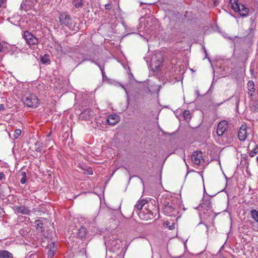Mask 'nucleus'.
I'll list each match as a JSON object with an SVG mask.
<instances>
[{
  "label": "nucleus",
  "mask_w": 258,
  "mask_h": 258,
  "mask_svg": "<svg viewBox=\"0 0 258 258\" xmlns=\"http://www.w3.org/2000/svg\"><path fill=\"white\" fill-rule=\"evenodd\" d=\"M246 129L247 126L245 124H242L240 127L238 133V137L240 141H244L246 140L247 136Z\"/></svg>",
  "instance_id": "nucleus-10"
},
{
  "label": "nucleus",
  "mask_w": 258,
  "mask_h": 258,
  "mask_svg": "<svg viewBox=\"0 0 258 258\" xmlns=\"http://www.w3.org/2000/svg\"><path fill=\"white\" fill-rule=\"evenodd\" d=\"M105 8L107 10H110L112 8V6L111 4H107L105 5Z\"/></svg>",
  "instance_id": "nucleus-27"
},
{
  "label": "nucleus",
  "mask_w": 258,
  "mask_h": 258,
  "mask_svg": "<svg viewBox=\"0 0 258 258\" xmlns=\"http://www.w3.org/2000/svg\"><path fill=\"white\" fill-rule=\"evenodd\" d=\"M5 50V47L0 43V52H4Z\"/></svg>",
  "instance_id": "nucleus-28"
},
{
  "label": "nucleus",
  "mask_w": 258,
  "mask_h": 258,
  "mask_svg": "<svg viewBox=\"0 0 258 258\" xmlns=\"http://www.w3.org/2000/svg\"><path fill=\"white\" fill-rule=\"evenodd\" d=\"M175 223L172 222L171 223V224H170V223L169 221H165L164 223V226L165 227L168 228L170 230H173L175 228Z\"/></svg>",
  "instance_id": "nucleus-24"
},
{
  "label": "nucleus",
  "mask_w": 258,
  "mask_h": 258,
  "mask_svg": "<svg viewBox=\"0 0 258 258\" xmlns=\"http://www.w3.org/2000/svg\"><path fill=\"white\" fill-rule=\"evenodd\" d=\"M93 116V111L87 108L80 113L79 118L82 120H90Z\"/></svg>",
  "instance_id": "nucleus-9"
},
{
  "label": "nucleus",
  "mask_w": 258,
  "mask_h": 258,
  "mask_svg": "<svg viewBox=\"0 0 258 258\" xmlns=\"http://www.w3.org/2000/svg\"><path fill=\"white\" fill-rule=\"evenodd\" d=\"M96 65H97L100 69V70H101V68H102V67H104V64H103V66H101L100 64V63H99L97 61H95V63H94Z\"/></svg>",
  "instance_id": "nucleus-33"
},
{
  "label": "nucleus",
  "mask_w": 258,
  "mask_h": 258,
  "mask_svg": "<svg viewBox=\"0 0 258 258\" xmlns=\"http://www.w3.org/2000/svg\"><path fill=\"white\" fill-rule=\"evenodd\" d=\"M4 109H5L4 105L0 104V110H4Z\"/></svg>",
  "instance_id": "nucleus-40"
},
{
  "label": "nucleus",
  "mask_w": 258,
  "mask_h": 258,
  "mask_svg": "<svg viewBox=\"0 0 258 258\" xmlns=\"http://www.w3.org/2000/svg\"><path fill=\"white\" fill-rule=\"evenodd\" d=\"M201 151H195L191 155V160L192 163L197 165H200L202 161H203Z\"/></svg>",
  "instance_id": "nucleus-8"
},
{
  "label": "nucleus",
  "mask_w": 258,
  "mask_h": 258,
  "mask_svg": "<svg viewBox=\"0 0 258 258\" xmlns=\"http://www.w3.org/2000/svg\"><path fill=\"white\" fill-rule=\"evenodd\" d=\"M183 116L186 120L190 119L191 115L189 111L184 110L183 112Z\"/></svg>",
  "instance_id": "nucleus-25"
},
{
  "label": "nucleus",
  "mask_w": 258,
  "mask_h": 258,
  "mask_svg": "<svg viewBox=\"0 0 258 258\" xmlns=\"http://www.w3.org/2000/svg\"><path fill=\"white\" fill-rule=\"evenodd\" d=\"M89 60H91V58H83L82 61L79 63V64L77 65L78 66L79 64L82 63V62H84V61H89Z\"/></svg>",
  "instance_id": "nucleus-30"
},
{
  "label": "nucleus",
  "mask_w": 258,
  "mask_h": 258,
  "mask_svg": "<svg viewBox=\"0 0 258 258\" xmlns=\"http://www.w3.org/2000/svg\"><path fill=\"white\" fill-rule=\"evenodd\" d=\"M27 2V0H25V1L24 2V1L23 0L21 5V7H20V8L21 9H23V6L25 5V2Z\"/></svg>",
  "instance_id": "nucleus-39"
},
{
  "label": "nucleus",
  "mask_w": 258,
  "mask_h": 258,
  "mask_svg": "<svg viewBox=\"0 0 258 258\" xmlns=\"http://www.w3.org/2000/svg\"><path fill=\"white\" fill-rule=\"evenodd\" d=\"M12 253L6 250H0V258H13Z\"/></svg>",
  "instance_id": "nucleus-17"
},
{
  "label": "nucleus",
  "mask_w": 258,
  "mask_h": 258,
  "mask_svg": "<svg viewBox=\"0 0 258 258\" xmlns=\"http://www.w3.org/2000/svg\"><path fill=\"white\" fill-rule=\"evenodd\" d=\"M22 100L24 105L28 107L36 108L39 104V100L35 94L24 95Z\"/></svg>",
  "instance_id": "nucleus-1"
},
{
  "label": "nucleus",
  "mask_w": 258,
  "mask_h": 258,
  "mask_svg": "<svg viewBox=\"0 0 258 258\" xmlns=\"http://www.w3.org/2000/svg\"><path fill=\"white\" fill-rule=\"evenodd\" d=\"M38 144H39L38 142H36V143L35 144V146H37Z\"/></svg>",
  "instance_id": "nucleus-47"
},
{
  "label": "nucleus",
  "mask_w": 258,
  "mask_h": 258,
  "mask_svg": "<svg viewBox=\"0 0 258 258\" xmlns=\"http://www.w3.org/2000/svg\"><path fill=\"white\" fill-rule=\"evenodd\" d=\"M3 212V209L0 207V218L1 217V214Z\"/></svg>",
  "instance_id": "nucleus-43"
},
{
  "label": "nucleus",
  "mask_w": 258,
  "mask_h": 258,
  "mask_svg": "<svg viewBox=\"0 0 258 258\" xmlns=\"http://www.w3.org/2000/svg\"><path fill=\"white\" fill-rule=\"evenodd\" d=\"M5 174L3 172H0V180H2L3 178H5Z\"/></svg>",
  "instance_id": "nucleus-34"
},
{
  "label": "nucleus",
  "mask_w": 258,
  "mask_h": 258,
  "mask_svg": "<svg viewBox=\"0 0 258 258\" xmlns=\"http://www.w3.org/2000/svg\"><path fill=\"white\" fill-rule=\"evenodd\" d=\"M21 175H22L23 177H26V173L25 172L23 171L21 173Z\"/></svg>",
  "instance_id": "nucleus-41"
},
{
  "label": "nucleus",
  "mask_w": 258,
  "mask_h": 258,
  "mask_svg": "<svg viewBox=\"0 0 258 258\" xmlns=\"http://www.w3.org/2000/svg\"><path fill=\"white\" fill-rule=\"evenodd\" d=\"M89 61H91L92 62H93V63H95V62L96 61L94 59H92V58H91V60H89Z\"/></svg>",
  "instance_id": "nucleus-45"
},
{
  "label": "nucleus",
  "mask_w": 258,
  "mask_h": 258,
  "mask_svg": "<svg viewBox=\"0 0 258 258\" xmlns=\"http://www.w3.org/2000/svg\"><path fill=\"white\" fill-rule=\"evenodd\" d=\"M163 211L166 215H171L174 214L177 208V206L172 202L169 200L165 201L163 204Z\"/></svg>",
  "instance_id": "nucleus-4"
},
{
  "label": "nucleus",
  "mask_w": 258,
  "mask_h": 258,
  "mask_svg": "<svg viewBox=\"0 0 258 258\" xmlns=\"http://www.w3.org/2000/svg\"><path fill=\"white\" fill-rule=\"evenodd\" d=\"M211 206V200L210 198H208L207 199L203 200L202 203H201L199 206V208H201L204 210H207Z\"/></svg>",
  "instance_id": "nucleus-15"
},
{
  "label": "nucleus",
  "mask_w": 258,
  "mask_h": 258,
  "mask_svg": "<svg viewBox=\"0 0 258 258\" xmlns=\"http://www.w3.org/2000/svg\"><path fill=\"white\" fill-rule=\"evenodd\" d=\"M81 168L84 171L83 172L84 174H87V175H92L93 174L92 169L90 167H81Z\"/></svg>",
  "instance_id": "nucleus-23"
},
{
  "label": "nucleus",
  "mask_w": 258,
  "mask_h": 258,
  "mask_svg": "<svg viewBox=\"0 0 258 258\" xmlns=\"http://www.w3.org/2000/svg\"><path fill=\"white\" fill-rule=\"evenodd\" d=\"M250 73L251 76H253L254 74V69L251 68L250 69Z\"/></svg>",
  "instance_id": "nucleus-36"
},
{
  "label": "nucleus",
  "mask_w": 258,
  "mask_h": 258,
  "mask_svg": "<svg viewBox=\"0 0 258 258\" xmlns=\"http://www.w3.org/2000/svg\"><path fill=\"white\" fill-rule=\"evenodd\" d=\"M142 202H140L139 201H138L135 206L134 212H136L141 219L144 220H147L148 219L150 218V215L152 216L153 215V212L151 210L149 211L146 208V210L148 211L147 213L145 214L144 212H142L141 210L143 208V206L141 205V203Z\"/></svg>",
  "instance_id": "nucleus-3"
},
{
  "label": "nucleus",
  "mask_w": 258,
  "mask_h": 258,
  "mask_svg": "<svg viewBox=\"0 0 258 258\" xmlns=\"http://www.w3.org/2000/svg\"><path fill=\"white\" fill-rule=\"evenodd\" d=\"M59 21L62 26H66L70 29L72 27V20L67 12L62 13L59 15Z\"/></svg>",
  "instance_id": "nucleus-5"
},
{
  "label": "nucleus",
  "mask_w": 258,
  "mask_h": 258,
  "mask_svg": "<svg viewBox=\"0 0 258 258\" xmlns=\"http://www.w3.org/2000/svg\"><path fill=\"white\" fill-rule=\"evenodd\" d=\"M49 245L50 246V248L49 249V250L48 251V254L49 256L51 257V258H52L55 254V251L56 250V248L54 246V243H53V242H51Z\"/></svg>",
  "instance_id": "nucleus-21"
},
{
  "label": "nucleus",
  "mask_w": 258,
  "mask_h": 258,
  "mask_svg": "<svg viewBox=\"0 0 258 258\" xmlns=\"http://www.w3.org/2000/svg\"><path fill=\"white\" fill-rule=\"evenodd\" d=\"M223 103V102H221L220 103L214 104V106L216 107H217L219 106L220 105H221V104H222Z\"/></svg>",
  "instance_id": "nucleus-37"
},
{
  "label": "nucleus",
  "mask_w": 258,
  "mask_h": 258,
  "mask_svg": "<svg viewBox=\"0 0 258 258\" xmlns=\"http://www.w3.org/2000/svg\"><path fill=\"white\" fill-rule=\"evenodd\" d=\"M84 3L83 0H73L72 4L75 8L79 9L83 7Z\"/></svg>",
  "instance_id": "nucleus-18"
},
{
  "label": "nucleus",
  "mask_w": 258,
  "mask_h": 258,
  "mask_svg": "<svg viewBox=\"0 0 258 258\" xmlns=\"http://www.w3.org/2000/svg\"><path fill=\"white\" fill-rule=\"evenodd\" d=\"M257 154H258V144H255L254 147L249 153V156L250 157H253Z\"/></svg>",
  "instance_id": "nucleus-22"
},
{
  "label": "nucleus",
  "mask_w": 258,
  "mask_h": 258,
  "mask_svg": "<svg viewBox=\"0 0 258 258\" xmlns=\"http://www.w3.org/2000/svg\"><path fill=\"white\" fill-rule=\"evenodd\" d=\"M218 1V0H214V3L215 6L217 5Z\"/></svg>",
  "instance_id": "nucleus-44"
},
{
  "label": "nucleus",
  "mask_w": 258,
  "mask_h": 258,
  "mask_svg": "<svg viewBox=\"0 0 258 258\" xmlns=\"http://www.w3.org/2000/svg\"><path fill=\"white\" fill-rule=\"evenodd\" d=\"M25 231L23 229H21L20 230V233L21 234V235H23V233H24Z\"/></svg>",
  "instance_id": "nucleus-42"
},
{
  "label": "nucleus",
  "mask_w": 258,
  "mask_h": 258,
  "mask_svg": "<svg viewBox=\"0 0 258 258\" xmlns=\"http://www.w3.org/2000/svg\"><path fill=\"white\" fill-rule=\"evenodd\" d=\"M227 126L228 122L226 120H222L218 123L216 133L219 137L224 136V134L227 131Z\"/></svg>",
  "instance_id": "nucleus-7"
},
{
  "label": "nucleus",
  "mask_w": 258,
  "mask_h": 258,
  "mask_svg": "<svg viewBox=\"0 0 258 258\" xmlns=\"http://www.w3.org/2000/svg\"><path fill=\"white\" fill-rule=\"evenodd\" d=\"M203 49H204V51H205V53H206V55H207V51H206V50L205 47H203Z\"/></svg>",
  "instance_id": "nucleus-46"
},
{
  "label": "nucleus",
  "mask_w": 258,
  "mask_h": 258,
  "mask_svg": "<svg viewBox=\"0 0 258 258\" xmlns=\"http://www.w3.org/2000/svg\"><path fill=\"white\" fill-rule=\"evenodd\" d=\"M140 202H143L142 203H141V205L144 207L146 204H147V202L146 200H139Z\"/></svg>",
  "instance_id": "nucleus-32"
},
{
  "label": "nucleus",
  "mask_w": 258,
  "mask_h": 258,
  "mask_svg": "<svg viewBox=\"0 0 258 258\" xmlns=\"http://www.w3.org/2000/svg\"><path fill=\"white\" fill-rule=\"evenodd\" d=\"M250 215L251 218L258 223V211L255 209H252L250 212Z\"/></svg>",
  "instance_id": "nucleus-20"
},
{
  "label": "nucleus",
  "mask_w": 258,
  "mask_h": 258,
  "mask_svg": "<svg viewBox=\"0 0 258 258\" xmlns=\"http://www.w3.org/2000/svg\"><path fill=\"white\" fill-rule=\"evenodd\" d=\"M6 0H0V8L2 7V6L5 3Z\"/></svg>",
  "instance_id": "nucleus-38"
},
{
  "label": "nucleus",
  "mask_w": 258,
  "mask_h": 258,
  "mask_svg": "<svg viewBox=\"0 0 258 258\" xmlns=\"http://www.w3.org/2000/svg\"><path fill=\"white\" fill-rule=\"evenodd\" d=\"M100 70L101 71L102 77L104 78L105 77H106L105 73L104 71V67H102V68H101Z\"/></svg>",
  "instance_id": "nucleus-29"
},
{
  "label": "nucleus",
  "mask_w": 258,
  "mask_h": 258,
  "mask_svg": "<svg viewBox=\"0 0 258 258\" xmlns=\"http://www.w3.org/2000/svg\"><path fill=\"white\" fill-rule=\"evenodd\" d=\"M232 9L235 12H239L240 16L246 17L248 15L249 9L243 5L238 4V0H230Z\"/></svg>",
  "instance_id": "nucleus-2"
},
{
  "label": "nucleus",
  "mask_w": 258,
  "mask_h": 258,
  "mask_svg": "<svg viewBox=\"0 0 258 258\" xmlns=\"http://www.w3.org/2000/svg\"><path fill=\"white\" fill-rule=\"evenodd\" d=\"M35 227L36 229L39 232L42 233L44 231V227H43V223L41 220H35Z\"/></svg>",
  "instance_id": "nucleus-16"
},
{
  "label": "nucleus",
  "mask_w": 258,
  "mask_h": 258,
  "mask_svg": "<svg viewBox=\"0 0 258 258\" xmlns=\"http://www.w3.org/2000/svg\"><path fill=\"white\" fill-rule=\"evenodd\" d=\"M21 134V130L16 129L15 131L14 134L13 135L14 139H18L19 138V137L20 136Z\"/></svg>",
  "instance_id": "nucleus-26"
},
{
  "label": "nucleus",
  "mask_w": 258,
  "mask_h": 258,
  "mask_svg": "<svg viewBox=\"0 0 258 258\" xmlns=\"http://www.w3.org/2000/svg\"><path fill=\"white\" fill-rule=\"evenodd\" d=\"M42 146L38 147L36 149V151L37 152H40L41 151Z\"/></svg>",
  "instance_id": "nucleus-35"
},
{
  "label": "nucleus",
  "mask_w": 258,
  "mask_h": 258,
  "mask_svg": "<svg viewBox=\"0 0 258 258\" xmlns=\"http://www.w3.org/2000/svg\"><path fill=\"white\" fill-rule=\"evenodd\" d=\"M13 210L16 214L28 215L30 214V210L27 207L24 206H15L13 207Z\"/></svg>",
  "instance_id": "nucleus-11"
},
{
  "label": "nucleus",
  "mask_w": 258,
  "mask_h": 258,
  "mask_svg": "<svg viewBox=\"0 0 258 258\" xmlns=\"http://www.w3.org/2000/svg\"><path fill=\"white\" fill-rule=\"evenodd\" d=\"M247 88L248 90V95L250 97L253 96L255 95V88H254V84L252 81H249L247 83Z\"/></svg>",
  "instance_id": "nucleus-14"
},
{
  "label": "nucleus",
  "mask_w": 258,
  "mask_h": 258,
  "mask_svg": "<svg viewBox=\"0 0 258 258\" xmlns=\"http://www.w3.org/2000/svg\"><path fill=\"white\" fill-rule=\"evenodd\" d=\"M119 121V116L115 114L110 115L107 119L108 124L115 125Z\"/></svg>",
  "instance_id": "nucleus-13"
},
{
  "label": "nucleus",
  "mask_w": 258,
  "mask_h": 258,
  "mask_svg": "<svg viewBox=\"0 0 258 258\" xmlns=\"http://www.w3.org/2000/svg\"><path fill=\"white\" fill-rule=\"evenodd\" d=\"M23 37L29 45H36L39 42L38 39L28 31H24Z\"/></svg>",
  "instance_id": "nucleus-6"
},
{
  "label": "nucleus",
  "mask_w": 258,
  "mask_h": 258,
  "mask_svg": "<svg viewBox=\"0 0 258 258\" xmlns=\"http://www.w3.org/2000/svg\"><path fill=\"white\" fill-rule=\"evenodd\" d=\"M26 181V177H23L20 180V182L21 184L25 183Z\"/></svg>",
  "instance_id": "nucleus-31"
},
{
  "label": "nucleus",
  "mask_w": 258,
  "mask_h": 258,
  "mask_svg": "<svg viewBox=\"0 0 258 258\" xmlns=\"http://www.w3.org/2000/svg\"><path fill=\"white\" fill-rule=\"evenodd\" d=\"M77 236L80 238L86 237L87 234V230L84 226H81L78 229H76Z\"/></svg>",
  "instance_id": "nucleus-12"
},
{
  "label": "nucleus",
  "mask_w": 258,
  "mask_h": 258,
  "mask_svg": "<svg viewBox=\"0 0 258 258\" xmlns=\"http://www.w3.org/2000/svg\"><path fill=\"white\" fill-rule=\"evenodd\" d=\"M40 58L41 63L44 64H49L50 63L49 55L48 54L41 55Z\"/></svg>",
  "instance_id": "nucleus-19"
}]
</instances>
